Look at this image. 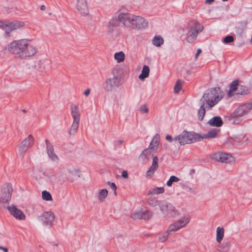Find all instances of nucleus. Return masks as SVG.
Instances as JSON below:
<instances>
[{
	"mask_svg": "<svg viewBox=\"0 0 252 252\" xmlns=\"http://www.w3.org/2000/svg\"><path fill=\"white\" fill-rule=\"evenodd\" d=\"M1 23V24L0 26L7 35H9L12 31L19 29L24 25L23 22L18 21H14L7 24H4L2 23Z\"/></svg>",
	"mask_w": 252,
	"mask_h": 252,
	"instance_id": "obj_12",
	"label": "nucleus"
},
{
	"mask_svg": "<svg viewBox=\"0 0 252 252\" xmlns=\"http://www.w3.org/2000/svg\"><path fill=\"white\" fill-rule=\"evenodd\" d=\"M27 39L15 40L8 45V51L14 54L16 58L25 59L35 55L36 47L31 45Z\"/></svg>",
	"mask_w": 252,
	"mask_h": 252,
	"instance_id": "obj_1",
	"label": "nucleus"
},
{
	"mask_svg": "<svg viewBox=\"0 0 252 252\" xmlns=\"http://www.w3.org/2000/svg\"><path fill=\"white\" fill-rule=\"evenodd\" d=\"M195 173V170L194 169H192L191 171H190V174L191 173Z\"/></svg>",
	"mask_w": 252,
	"mask_h": 252,
	"instance_id": "obj_53",
	"label": "nucleus"
},
{
	"mask_svg": "<svg viewBox=\"0 0 252 252\" xmlns=\"http://www.w3.org/2000/svg\"><path fill=\"white\" fill-rule=\"evenodd\" d=\"M163 38L159 35L155 36L152 40L153 44L157 47L160 46L163 44Z\"/></svg>",
	"mask_w": 252,
	"mask_h": 252,
	"instance_id": "obj_33",
	"label": "nucleus"
},
{
	"mask_svg": "<svg viewBox=\"0 0 252 252\" xmlns=\"http://www.w3.org/2000/svg\"><path fill=\"white\" fill-rule=\"evenodd\" d=\"M233 41L234 38L231 35H227L223 39V42L226 44L231 43Z\"/></svg>",
	"mask_w": 252,
	"mask_h": 252,
	"instance_id": "obj_43",
	"label": "nucleus"
},
{
	"mask_svg": "<svg viewBox=\"0 0 252 252\" xmlns=\"http://www.w3.org/2000/svg\"><path fill=\"white\" fill-rule=\"evenodd\" d=\"M120 16V14H119L118 18L113 17L109 21L106 27L107 34L111 35L113 33H115L116 36L119 35V29L120 23H122Z\"/></svg>",
	"mask_w": 252,
	"mask_h": 252,
	"instance_id": "obj_6",
	"label": "nucleus"
},
{
	"mask_svg": "<svg viewBox=\"0 0 252 252\" xmlns=\"http://www.w3.org/2000/svg\"><path fill=\"white\" fill-rule=\"evenodd\" d=\"M208 125L212 126H221L223 122L221 118L219 116L214 117L208 122Z\"/></svg>",
	"mask_w": 252,
	"mask_h": 252,
	"instance_id": "obj_23",
	"label": "nucleus"
},
{
	"mask_svg": "<svg viewBox=\"0 0 252 252\" xmlns=\"http://www.w3.org/2000/svg\"><path fill=\"white\" fill-rule=\"evenodd\" d=\"M108 195V191L106 189H102L100 190L97 195V198L101 202L104 200Z\"/></svg>",
	"mask_w": 252,
	"mask_h": 252,
	"instance_id": "obj_34",
	"label": "nucleus"
},
{
	"mask_svg": "<svg viewBox=\"0 0 252 252\" xmlns=\"http://www.w3.org/2000/svg\"><path fill=\"white\" fill-rule=\"evenodd\" d=\"M219 132V130H218L216 128H214L209 131L206 134H204L203 135V138L205 139L215 138L217 136Z\"/></svg>",
	"mask_w": 252,
	"mask_h": 252,
	"instance_id": "obj_32",
	"label": "nucleus"
},
{
	"mask_svg": "<svg viewBox=\"0 0 252 252\" xmlns=\"http://www.w3.org/2000/svg\"><path fill=\"white\" fill-rule=\"evenodd\" d=\"M107 184L110 186V188L112 189L114 191L115 194H116V190L117 189V187L116 185L114 183H111L110 182H108Z\"/></svg>",
	"mask_w": 252,
	"mask_h": 252,
	"instance_id": "obj_45",
	"label": "nucleus"
},
{
	"mask_svg": "<svg viewBox=\"0 0 252 252\" xmlns=\"http://www.w3.org/2000/svg\"><path fill=\"white\" fill-rule=\"evenodd\" d=\"M150 68L148 65H144L143 67L141 73L139 75V78L141 80H144L149 75Z\"/></svg>",
	"mask_w": 252,
	"mask_h": 252,
	"instance_id": "obj_27",
	"label": "nucleus"
},
{
	"mask_svg": "<svg viewBox=\"0 0 252 252\" xmlns=\"http://www.w3.org/2000/svg\"><path fill=\"white\" fill-rule=\"evenodd\" d=\"M231 244L229 241H224L219 244L218 247L219 250L221 252H228L231 247Z\"/></svg>",
	"mask_w": 252,
	"mask_h": 252,
	"instance_id": "obj_26",
	"label": "nucleus"
},
{
	"mask_svg": "<svg viewBox=\"0 0 252 252\" xmlns=\"http://www.w3.org/2000/svg\"><path fill=\"white\" fill-rule=\"evenodd\" d=\"M119 81L117 76L114 75L113 78H108L103 84L104 90L107 92L112 91L114 88L118 87Z\"/></svg>",
	"mask_w": 252,
	"mask_h": 252,
	"instance_id": "obj_11",
	"label": "nucleus"
},
{
	"mask_svg": "<svg viewBox=\"0 0 252 252\" xmlns=\"http://www.w3.org/2000/svg\"><path fill=\"white\" fill-rule=\"evenodd\" d=\"M65 181V179H63V180H62V181H62V182H64Z\"/></svg>",
	"mask_w": 252,
	"mask_h": 252,
	"instance_id": "obj_54",
	"label": "nucleus"
},
{
	"mask_svg": "<svg viewBox=\"0 0 252 252\" xmlns=\"http://www.w3.org/2000/svg\"><path fill=\"white\" fill-rule=\"evenodd\" d=\"M203 26L199 22H194L192 23L190 27V41L195 40L198 34L203 31Z\"/></svg>",
	"mask_w": 252,
	"mask_h": 252,
	"instance_id": "obj_13",
	"label": "nucleus"
},
{
	"mask_svg": "<svg viewBox=\"0 0 252 252\" xmlns=\"http://www.w3.org/2000/svg\"><path fill=\"white\" fill-rule=\"evenodd\" d=\"M8 211L16 219L24 220L26 216L24 213L16 208L14 205L9 206L7 207Z\"/></svg>",
	"mask_w": 252,
	"mask_h": 252,
	"instance_id": "obj_17",
	"label": "nucleus"
},
{
	"mask_svg": "<svg viewBox=\"0 0 252 252\" xmlns=\"http://www.w3.org/2000/svg\"><path fill=\"white\" fill-rule=\"evenodd\" d=\"M252 109V102H248L240 105L231 115L232 123L239 124L242 121V117L247 114Z\"/></svg>",
	"mask_w": 252,
	"mask_h": 252,
	"instance_id": "obj_4",
	"label": "nucleus"
},
{
	"mask_svg": "<svg viewBox=\"0 0 252 252\" xmlns=\"http://www.w3.org/2000/svg\"><path fill=\"white\" fill-rule=\"evenodd\" d=\"M215 0H206V3L211 4Z\"/></svg>",
	"mask_w": 252,
	"mask_h": 252,
	"instance_id": "obj_51",
	"label": "nucleus"
},
{
	"mask_svg": "<svg viewBox=\"0 0 252 252\" xmlns=\"http://www.w3.org/2000/svg\"><path fill=\"white\" fill-rule=\"evenodd\" d=\"M139 110L142 113H147L149 112V109L147 107V105L146 104H143L142 105L140 108Z\"/></svg>",
	"mask_w": 252,
	"mask_h": 252,
	"instance_id": "obj_44",
	"label": "nucleus"
},
{
	"mask_svg": "<svg viewBox=\"0 0 252 252\" xmlns=\"http://www.w3.org/2000/svg\"><path fill=\"white\" fill-rule=\"evenodd\" d=\"M160 137L159 134H157L152 140L149 145L150 149L153 151H157L158 148V145L160 142Z\"/></svg>",
	"mask_w": 252,
	"mask_h": 252,
	"instance_id": "obj_21",
	"label": "nucleus"
},
{
	"mask_svg": "<svg viewBox=\"0 0 252 252\" xmlns=\"http://www.w3.org/2000/svg\"><path fill=\"white\" fill-rule=\"evenodd\" d=\"M40 9L42 10H44L45 9V6L44 5H41L40 7Z\"/></svg>",
	"mask_w": 252,
	"mask_h": 252,
	"instance_id": "obj_52",
	"label": "nucleus"
},
{
	"mask_svg": "<svg viewBox=\"0 0 252 252\" xmlns=\"http://www.w3.org/2000/svg\"><path fill=\"white\" fill-rule=\"evenodd\" d=\"M70 109L71 116L73 120L80 121V113L78 107L74 104H72Z\"/></svg>",
	"mask_w": 252,
	"mask_h": 252,
	"instance_id": "obj_22",
	"label": "nucleus"
},
{
	"mask_svg": "<svg viewBox=\"0 0 252 252\" xmlns=\"http://www.w3.org/2000/svg\"><path fill=\"white\" fill-rule=\"evenodd\" d=\"M160 200H158L157 197L155 196H150L147 199V203L152 207H156L158 206Z\"/></svg>",
	"mask_w": 252,
	"mask_h": 252,
	"instance_id": "obj_30",
	"label": "nucleus"
},
{
	"mask_svg": "<svg viewBox=\"0 0 252 252\" xmlns=\"http://www.w3.org/2000/svg\"><path fill=\"white\" fill-rule=\"evenodd\" d=\"M23 111L24 112H25V113L26 112V110H23Z\"/></svg>",
	"mask_w": 252,
	"mask_h": 252,
	"instance_id": "obj_55",
	"label": "nucleus"
},
{
	"mask_svg": "<svg viewBox=\"0 0 252 252\" xmlns=\"http://www.w3.org/2000/svg\"><path fill=\"white\" fill-rule=\"evenodd\" d=\"M79 122L80 121L73 120L69 130L70 135H74L76 132L79 127Z\"/></svg>",
	"mask_w": 252,
	"mask_h": 252,
	"instance_id": "obj_35",
	"label": "nucleus"
},
{
	"mask_svg": "<svg viewBox=\"0 0 252 252\" xmlns=\"http://www.w3.org/2000/svg\"><path fill=\"white\" fill-rule=\"evenodd\" d=\"M224 93L219 88H212L204 93L200 101L209 109L216 105L223 97Z\"/></svg>",
	"mask_w": 252,
	"mask_h": 252,
	"instance_id": "obj_3",
	"label": "nucleus"
},
{
	"mask_svg": "<svg viewBox=\"0 0 252 252\" xmlns=\"http://www.w3.org/2000/svg\"><path fill=\"white\" fill-rule=\"evenodd\" d=\"M55 215L51 211L44 212L39 217V219L41 221L43 225L51 227L55 220Z\"/></svg>",
	"mask_w": 252,
	"mask_h": 252,
	"instance_id": "obj_10",
	"label": "nucleus"
},
{
	"mask_svg": "<svg viewBox=\"0 0 252 252\" xmlns=\"http://www.w3.org/2000/svg\"><path fill=\"white\" fill-rule=\"evenodd\" d=\"M68 172L72 175H76L78 174V170L73 166H68L67 168Z\"/></svg>",
	"mask_w": 252,
	"mask_h": 252,
	"instance_id": "obj_42",
	"label": "nucleus"
},
{
	"mask_svg": "<svg viewBox=\"0 0 252 252\" xmlns=\"http://www.w3.org/2000/svg\"><path fill=\"white\" fill-rule=\"evenodd\" d=\"M165 139L166 140L171 143L173 141H177V140H175V137L174 138H172V137L170 135H167L166 136Z\"/></svg>",
	"mask_w": 252,
	"mask_h": 252,
	"instance_id": "obj_46",
	"label": "nucleus"
},
{
	"mask_svg": "<svg viewBox=\"0 0 252 252\" xmlns=\"http://www.w3.org/2000/svg\"><path fill=\"white\" fill-rule=\"evenodd\" d=\"M122 176L124 177V178H127V176H128V174H127V172L126 171V170H124L122 172Z\"/></svg>",
	"mask_w": 252,
	"mask_h": 252,
	"instance_id": "obj_47",
	"label": "nucleus"
},
{
	"mask_svg": "<svg viewBox=\"0 0 252 252\" xmlns=\"http://www.w3.org/2000/svg\"><path fill=\"white\" fill-rule=\"evenodd\" d=\"M175 140L181 146L188 144L189 142V131L184 130L179 135L175 136Z\"/></svg>",
	"mask_w": 252,
	"mask_h": 252,
	"instance_id": "obj_18",
	"label": "nucleus"
},
{
	"mask_svg": "<svg viewBox=\"0 0 252 252\" xmlns=\"http://www.w3.org/2000/svg\"><path fill=\"white\" fill-rule=\"evenodd\" d=\"M224 237V229L222 227L218 226L216 228V241L219 244H220Z\"/></svg>",
	"mask_w": 252,
	"mask_h": 252,
	"instance_id": "obj_24",
	"label": "nucleus"
},
{
	"mask_svg": "<svg viewBox=\"0 0 252 252\" xmlns=\"http://www.w3.org/2000/svg\"><path fill=\"white\" fill-rule=\"evenodd\" d=\"M120 18L123 25L126 28L143 30L149 25L148 20L145 18L129 13H120Z\"/></svg>",
	"mask_w": 252,
	"mask_h": 252,
	"instance_id": "obj_2",
	"label": "nucleus"
},
{
	"mask_svg": "<svg viewBox=\"0 0 252 252\" xmlns=\"http://www.w3.org/2000/svg\"><path fill=\"white\" fill-rule=\"evenodd\" d=\"M211 158L216 161L226 163L234 162L235 158L230 154L223 152H218L213 154Z\"/></svg>",
	"mask_w": 252,
	"mask_h": 252,
	"instance_id": "obj_9",
	"label": "nucleus"
},
{
	"mask_svg": "<svg viewBox=\"0 0 252 252\" xmlns=\"http://www.w3.org/2000/svg\"><path fill=\"white\" fill-rule=\"evenodd\" d=\"M202 50L200 49H198L197 51V53L195 55V59H197L198 56L201 53Z\"/></svg>",
	"mask_w": 252,
	"mask_h": 252,
	"instance_id": "obj_48",
	"label": "nucleus"
},
{
	"mask_svg": "<svg viewBox=\"0 0 252 252\" xmlns=\"http://www.w3.org/2000/svg\"><path fill=\"white\" fill-rule=\"evenodd\" d=\"M206 109L207 108L206 107V106L204 104L201 103V105L198 111L197 117L198 120L201 121L203 120V118L206 114ZM208 109H209L208 108Z\"/></svg>",
	"mask_w": 252,
	"mask_h": 252,
	"instance_id": "obj_28",
	"label": "nucleus"
},
{
	"mask_svg": "<svg viewBox=\"0 0 252 252\" xmlns=\"http://www.w3.org/2000/svg\"><path fill=\"white\" fill-rule=\"evenodd\" d=\"M90 93V89H87L85 90L84 94L85 95L88 96Z\"/></svg>",
	"mask_w": 252,
	"mask_h": 252,
	"instance_id": "obj_49",
	"label": "nucleus"
},
{
	"mask_svg": "<svg viewBox=\"0 0 252 252\" xmlns=\"http://www.w3.org/2000/svg\"><path fill=\"white\" fill-rule=\"evenodd\" d=\"M114 58L117 62L120 63L124 61L125 55L122 51H121L118 53H116L114 55Z\"/></svg>",
	"mask_w": 252,
	"mask_h": 252,
	"instance_id": "obj_36",
	"label": "nucleus"
},
{
	"mask_svg": "<svg viewBox=\"0 0 252 252\" xmlns=\"http://www.w3.org/2000/svg\"><path fill=\"white\" fill-rule=\"evenodd\" d=\"M189 222V220L188 218H183L171 224L169 226L166 231L163 234V235L161 237L159 238V241L160 242H164L166 241L168 235L171 232L178 231L182 227H184L186 224L188 223Z\"/></svg>",
	"mask_w": 252,
	"mask_h": 252,
	"instance_id": "obj_5",
	"label": "nucleus"
},
{
	"mask_svg": "<svg viewBox=\"0 0 252 252\" xmlns=\"http://www.w3.org/2000/svg\"><path fill=\"white\" fill-rule=\"evenodd\" d=\"M45 142L46 144L47 153L49 158L52 161L57 162L59 160V158L58 156L54 152L52 144L49 141L48 139H46Z\"/></svg>",
	"mask_w": 252,
	"mask_h": 252,
	"instance_id": "obj_19",
	"label": "nucleus"
},
{
	"mask_svg": "<svg viewBox=\"0 0 252 252\" xmlns=\"http://www.w3.org/2000/svg\"><path fill=\"white\" fill-rule=\"evenodd\" d=\"M158 207L161 212L165 216L168 215L175 209V207L171 203L164 200H160Z\"/></svg>",
	"mask_w": 252,
	"mask_h": 252,
	"instance_id": "obj_15",
	"label": "nucleus"
},
{
	"mask_svg": "<svg viewBox=\"0 0 252 252\" xmlns=\"http://www.w3.org/2000/svg\"><path fill=\"white\" fill-rule=\"evenodd\" d=\"M0 249L3 251L4 252H8V251L7 248H6L5 247H2V246H0Z\"/></svg>",
	"mask_w": 252,
	"mask_h": 252,
	"instance_id": "obj_50",
	"label": "nucleus"
},
{
	"mask_svg": "<svg viewBox=\"0 0 252 252\" xmlns=\"http://www.w3.org/2000/svg\"><path fill=\"white\" fill-rule=\"evenodd\" d=\"M180 181V179L174 175L171 176L169 179L166 182V185L170 187L172 186L173 182H178Z\"/></svg>",
	"mask_w": 252,
	"mask_h": 252,
	"instance_id": "obj_38",
	"label": "nucleus"
},
{
	"mask_svg": "<svg viewBox=\"0 0 252 252\" xmlns=\"http://www.w3.org/2000/svg\"><path fill=\"white\" fill-rule=\"evenodd\" d=\"M238 81L234 80L232 82L230 86V90L228 93V95L229 97L232 96L234 94H246L249 93V90L243 86H238Z\"/></svg>",
	"mask_w": 252,
	"mask_h": 252,
	"instance_id": "obj_8",
	"label": "nucleus"
},
{
	"mask_svg": "<svg viewBox=\"0 0 252 252\" xmlns=\"http://www.w3.org/2000/svg\"><path fill=\"white\" fill-rule=\"evenodd\" d=\"M153 212L150 210L142 211V219L144 220H149L153 217Z\"/></svg>",
	"mask_w": 252,
	"mask_h": 252,
	"instance_id": "obj_37",
	"label": "nucleus"
},
{
	"mask_svg": "<svg viewBox=\"0 0 252 252\" xmlns=\"http://www.w3.org/2000/svg\"><path fill=\"white\" fill-rule=\"evenodd\" d=\"M152 149H150L149 147L148 148L145 149L141 154L140 155V158L145 161H147L150 160L151 158L153 156Z\"/></svg>",
	"mask_w": 252,
	"mask_h": 252,
	"instance_id": "obj_25",
	"label": "nucleus"
},
{
	"mask_svg": "<svg viewBox=\"0 0 252 252\" xmlns=\"http://www.w3.org/2000/svg\"><path fill=\"white\" fill-rule=\"evenodd\" d=\"M164 192V188L163 187H156L149 190L148 195L159 194Z\"/></svg>",
	"mask_w": 252,
	"mask_h": 252,
	"instance_id": "obj_31",
	"label": "nucleus"
},
{
	"mask_svg": "<svg viewBox=\"0 0 252 252\" xmlns=\"http://www.w3.org/2000/svg\"><path fill=\"white\" fill-rule=\"evenodd\" d=\"M13 189L10 184L3 185L0 196V204H8L11 198Z\"/></svg>",
	"mask_w": 252,
	"mask_h": 252,
	"instance_id": "obj_7",
	"label": "nucleus"
},
{
	"mask_svg": "<svg viewBox=\"0 0 252 252\" xmlns=\"http://www.w3.org/2000/svg\"><path fill=\"white\" fill-rule=\"evenodd\" d=\"M42 197L43 200L46 201H51L52 200L51 194L46 190H43L42 192Z\"/></svg>",
	"mask_w": 252,
	"mask_h": 252,
	"instance_id": "obj_39",
	"label": "nucleus"
},
{
	"mask_svg": "<svg viewBox=\"0 0 252 252\" xmlns=\"http://www.w3.org/2000/svg\"><path fill=\"white\" fill-rule=\"evenodd\" d=\"M204 139L203 136L196 133L194 132L190 131V143H194L195 142L201 141Z\"/></svg>",
	"mask_w": 252,
	"mask_h": 252,
	"instance_id": "obj_29",
	"label": "nucleus"
},
{
	"mask_svg": "<svg viewBox=\"0 0 252 252\" xmlns=\"http://www.w3.org/2000/svg\"><path fill=\"white\" fill-rule=\"evenodd\" d=\"M158 158L157 156L153 157L152 164L146 173L147 176H152L154 173L157 170L158 166Z\"/></svg>",
	"mask_w": 252,
	"mask_h": 252,
	"instance_id": "obj_20",
	"label": "nucleus"
},
{
	"mask_svg": "<svg viewBox=\"0 0 252 252\" xmlns=\"http://www.w3.org/2000/svg\"><path fill=\"white\" fill-rule=\"evenodd\" d=\"M142 211H137L131 214V217L133 220L142 219Z\"/></svg>",
	"mask_w": 252,
	"mask_h": 252,
	"instance_id": "obj_41",
	"label": "nucleus"
},
{
	"mask_svg": "<svg viewBox=\"0 0 252 252\" xmlns=\"http://www.w3.org/2000/svg\"><path fill=\"white\" fill-rule=\"evenodd\" d=\"M182 84L183 82L180 80H178L177 81L174 87V93L175 94L179 93L180 91L181 90Z\"/></svg>",
	"mask_w": 252,
	"mask_h": 252,
	"instance_id": "obj_40",
	"label": "nucleus"
},
{
	"mask_svg": "<svg viewBox=\"0 0 252 252\" xmlns=\"http://www.w3.org/2000/svg\"><path fill=\"white\" fill-rule=\"evenodd\" d=\"M76 7L80 14L83 16L89 14V10L86 0H76Z\"/></svg>",
	"mask_w": 252,
	"mask_h": 252,
	"instance_id": "obj_16",
	"label": "nucleus"
},
{
	"mask_svg": "<svg viewBox=\"0 0 252 252\" xmlns=\"http://www.w3.org/2000/svg\"><path fill=\"white\" fill-rule=\"evenodd\" d=\"M69 181H70V182H72V181H73V180H69Z\"/></svg>",
	"mask_w": 252,
	"mask_h": 252,
	"instance_id": "obj_56",
	"label": "nucleus"
},
{
	"mask_svg": "<svg viewBox=\"0 0 252 252\" xmlns=\"http://www.w3.org/2000/svg\"><path fill=\"white\" fill-rule=\"evenodd\" d=\"M33 144L34 138L32 135L30 134L21 142L19 149V154H22L26 152Z\"/></svg>",
	"mask_w": 252,
	"mask_h": 252,
	"instance_id": "obj_14",
	"label": "nucleus"
}]
</instances>
